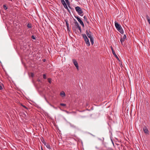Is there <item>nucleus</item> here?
<instances>
[{
    "instance_id": "nucleus-1",
    "label": "nucleus",
    "mask_w": 150,
    "mask_h": 150,
    "mask_svg": "<svg viewBox=\"0 0 150 150\" xmlns=\"http://www.w3.org/2000/svg\"><path fill=\"white\" fill-rule=\"evenodd\" d=\"M115 27L117 30L121 34H123L124 31L121 26L116 22H115Z\"/></svg>"
},
{
    "instance_id": "nucleus-2",
    "label": "nucleus",
    "mask_w": 150,
    "mask_h": 150,
    "mask_svg": "<svg viewBox=\"0 0 150 150\" xmlns=\"http://www.w3.org/2000/svg\"><path fill=\"white\" fill-rule=\"evenodd\" d=\"M75 8L76 11L78 12L79 15L81 16H83V14H82L83 13V11L80 7L78 6H76Z\"/></svg>"
},
{
    "instance_id": "nucleus-3",
    "label": "nucleus",
    "mask_w": 150,
    "mask_h": 150,
    "mask_svg": "<svg viewBox=\"0 0 150 150\" xmlns=\"http://www.w3.org/2000/svg\"><path fill=\"white\" fill-rule=\"evenodd\" d=\"M143 130L144 133L146 135H148L149 134V131L147 127L144 126L143 127Z\"/></svg>"
},
{
    "instance_id": "nucleus-4",
    "label": "nucleus",
    "mask_w": 150,
    "mask_h": 150,
    "mask_svg": "<svg viewBox=\"0 0 150 150\" xmlns=\"http://www.w3.org/2000/svg\"><path fill=\"white\" fill-rule=\"evenodd\" d=\"M126 35H124L123 36V38H121L120 39V42L122 45H125V43L124 42L125 41V39L126 38Z\"/></svg>"
},
{
    "instance_id": "nucleus-5",
    "label": "nucleus",
    "mask_w": 150,
    "mask_h": 150,
    "mask_svg": "<svg viewBox=\"0 0 150 150\" xmlns=\"http://www.w3.org/2000/svg\"><path fill=\"white\" fill-rule=\"evenodd\" d=\"M73 62L77 69H79V66L77 61L75 59H72Z\"/></svg>"
},
{
    "instance_id": "nucleus-6",
    "label": "nucleus",
    "mask_w": 150,
    "mask_h": 150,
    "mask_svg": "<svg viewBox=\"0 0 150 150\" xmlns=\"http://www.w3.org/2000/svg\"><path fill=\"white\" fill-rule=\"evenodd\" d=\"M69 125H70V127H72V128L75 129L76 130H79V128H78V127L72 124L71 123H69Z\"/></svg>"
},
{
    "instance_id": "nucleus-7",
    "label": "nucleus",
    "mask_w": 150,
    "mask_h": 150,
    "mask_svg": "<svg viewBox=\"0 0 150 150\" xmlns=\"http://www.w3.org/2000/svg\"><path fill=\"white\" fill-rule=\"evenodd\" d=\"M61 3L63 5L64 8H67V4L65 3V1H64V0H61Z\"/></svg>"
},
{
    "instance_id": "nucleus-8",
    "label": "nucleus",
    "mask_w": 150,
    "mask_h": 150,
    "mask_svg": "<svg viewBox=\"0 0 150 150\" xmlns=\"http://www.w3.org/2000/svg\"><path fill=\"white\" fill-rule=\"evenodd\" d=\"M84 40L87 46H89L90 45V43L88 39L87 38V39L85 40Z\"/></svg>"
},
{
    "instance_id": "nucleus-9",
    "label": "nucleus",
    "mask_w": 150,
    "mask_h": 150,
    "mask_svg": "<svg viewBox=\"0 0 150 150\" xmlns=\"http://www.w3.org/2000/svg\"><path fill=\"white\" fill-rule=\"evenodd\" d=\"M83 18L85 20V21H86V22L87 23L88 25L89 23V21H88V19L87 18V17L86 16H84L83 17Z\"/></svg>"
},
{
    "instance_id": "nucleus-10",
    "label": "nucleus",
    "mask_w": 150,
    "mask_h": 150,
    "mask_svg": "<svg viewBox=\"0 0 150 150\" xmlns=\"http://www.w3.org/2000/svg\"><path fill=\"white\" fill-rule=\"evenodd\" d=\"M78 21L80 23V24L82 25L83 27H84V23L81 19H80V20Z\"/></svg>"
},
{
    "instance_id": "nucleus-11",
    "label": "nucleus",
    "mask_w": 150,
    "mask_h": 150,
    "mask_svg": "<svg viewBox=\"0 0 150 150\" xmlns=\"http://www.w3.org/2000/svg\"><path fill=\"white\" fill-rule=\"evenodd\" d=\"M60 95L62 97H64L65 96V93L64 92V91H63L61 92L60 93Z\"/></svg>"
},
{
    "instance_id": "nucleus-12",
    "label": "nucleus",
    "mask_w": 150,
    "mask_h": 150,
    "mask_svg": "<svg viewBox=\"0 0 150 150\" xmlns=\"http://www.w3.org/2000/svg\"><path fill=\"white\" fill-rule=\"evenodd\" d=\"M64 21L66 22V26H67V28L68 29V27L69 25V24L68 23V21L67 19H65Z\"/></svg>"
},
{
    "instance_id": "nucleus-13",
    "label": "nucleus",
    "mask_w": 150,
    "mask_h": 150,
    "mask_svg": "<svg viewBox=\"0 0 150 150\" xmlns=\"http://www.w3.org/2000/svg\"><path fill=\"white\" fill-rule=\"evenodd\" d=\"M45 146L47 148L49 149H51V147L49 144H46Z\"/></svg>"
},
{
    "instance_id": "nucleus-14",
    "label": "nucleus",
    "mask_w": 150,
    "mask_h": 150,
    "mask_svg": "<svg viewBox=\"0 0 150 150\" xmlns=\"http://www.w3.org/2000/svg\"><path fill=\"white\" fill-rule=\"evenodd\" d=\"M82 35L83 37V38L84 40L87 39V38H88L85 34H82Z\"/></svg>"
},
{
    "instance_id": "nucleus-15",
    "label": "nucleus",
    "mask_w": 150,
    "mask_h": 150,
    "mask_svg": "<svg viewBox=\"0 0 150 150\" xmlns=\"http://www.w3.org/2000/svg\"><path fill=\"white\" fill-rule=\"evenodd\" d=\"M90 42L91 43V44L92 45H93L94 43V40L93 38H90Z\"/></svg>"
},
{
    "instance_id": "nucleus-16",
    "label": "nucleus",
    "mask_w": 150,
    "mask_h": 150,
    "mask_svg": "<svg viewBox=\"0 0 150 150\" xmlns=\"http://www.w3.org/2000/svg\"><path fill=\"white\" fill-rule=\"evenodd\" d=\"M75 26H76V28H78L79 27H80V26H79V24L78 22L76 21L75 23Z\"/></svg>"
},
{
    "instance_id": "nucleus-17",
    "label": "nucleus",
    "mask_w": 150,
    "mask_h": 150,
    "mask_svg": "<svg viewBox=\"0 0 150 150\" xmlns=\"http://www.w3.org/2000/svg\"><path fill=\"white\" fill-rule=\"evenodd\" d=\"M65 1H66V2L67 3V4L68 5L69 7L70 8H71L69 5L70 4H69V0H65Z\"/></svg>"
},
{
    "instance_id": "nucleus-18",
    "label": "nucleus",
    "mask_w": 150,
    "mask_h": 150,
    "mask_svg": "<svg viewBox=\"0 0 150 150\" xmlns=\"http://www.w3.org/2000/svg\"><path fill=\"white\" fill-rule=\"evenodd\" d=\"M112 52L113 54L116 58H118L117 55H116V54L115 53L114 51H112Z\"/></svg>"
},
{
    "instance_id": "nucleus-19",
    "label": "nucleus",
    "mask_w": 150,
    "mask_h": 150,
    "mask_svg": "<svg viewBox=\"0 0 150 150\" xmlns=\"http://www.w3.org/2000/svg\"><path fill=\"white\" fill-rule=\"evenodd\" d=\"M3 85L2 83H0V90H2L3 89Z\"/></svg>"
},
{
    "instance_id": "nucleus-20",
    "label": "nucleus",
    "mask_w": 150,
    "mask_h": 150,
    "mask_svg": "<svg viewBox=\"0 0 150 150\" xmlns=\"http://www.w3.org/2000/svg\"><path fill=\"white\" fill-rule=\"evenodd\" d=\"M3 7L4 9L5 10H6L8 8L6 5L5 4H4L3 5Z\"/></svg>"
},
{
    "instance_id": "nucleus-21",
    "label": "nucleus",
    "mask_w": 150,
    "mask_h": 150,
    "mask_svg": "<svg viewBox=\"0 0 150 150\" xmlns=\"http://www.w3.org/2000/svg\"><path fill=\"white\" fill-rule=\"evenodd\" d=\"M27 27L29 28H32V25L31 24H28L27 25Z\"/></svg>"
},
{
    "instance_id": "nucleus-22",
    "label": "nucleus",
    "mask_w": 150,
    "mask_h": 150,
    "mask_svg": "<svg viewBox=\"0 0 150 150\" xmlns=\"http://www.w3.org/2000/svg\"><path fill=\"white\" fill-rule=\"evenodd\" d=\"M146 18L148 22L150 21V18L148 15L146 16Z\"/></svg>"
},
{
    "instance_id": "nucleus-23",
    "label": "nucleus",
    "mask_w": 150,
    "mask_h": 150,
    "mask_svg": "<svg viewBox=\"0 0 150 150\" xmlns=\"http://www.w3.org/2000/svg\"><path fill=\"white\" fill-rule=\"evenodd\" d=\"M87 36L88 37V38H92L91 36V35L89 33V34H87Z\"/></svg>"
},
{
    "instance_id": "nucleus-24",
    "label": "nucleus",
    "mask_w": 150,
    "mask_h": 150,
    "mask_svg": "<svg viewBox=\"0 0 150 150\" xmlns=\"http://www.w3.org/2000/svg\"><path fill=\"white\" fill-rule=\"evenodd\" d=\"M42 142L43 143V144H44V145H46L47 143L45 142V140H42Z\"/></svg>"
},
{
    "instance_id": "nucleus-25",
    "label": "nucleus",
    "mask_w": 150,
    "mask_h": 150,
    "mask_svg": "<svg viewBox=\"0 0 150 150\" xmlns=\"http://www.w3.org/2000/svg\"><path fill=\"white\" fill-rule=\"evenodd\" d=\"M60 105L62 106H66V104H65L61 103L60 104Z\"/></svg>"
},
{
    "instance_id": "nucleus-26",
    "label": "nucleus",
    "mask_w": 150,
    "mask_h": 150,
    "mask_svg": "<svg viewBox=\"0 0 150 150\" xmlns=\"http://www.w3.org/2000/svg\"><path fill=\"white\" fill-rule=\"evenodd\" d=\"M51 79L50 78H49L48 79V81L50 83H51Z\"/></svg>"
},
{
    "instance_id": "nucleus-27",
    "label": "nucleus",
    "mask_w": 150,
    "mask_h": 150,
    "mask_svg": "<svg viewBox=\"0 0 150 150\" xmlns=\"http://www.w3.org/2000/svg\"><path fill=\"white\" fill-rule=\"evenodd\" d=\"M43 78L44 79H46V76L45 74H44L43 75Z\"/></svg>"
},
{
    "instance_id": "nucleus-28",
    "label": "nucleus",
    "mask_w": 150,
    "mask_h": 150,
    "mask_svg": "<svg viewBox=\"0 0 150 150\" xmlns=\"http://www.w3.org/2000/svg\"><path fill=\"white\" fill-rule=\"evenodd\" d=\"M78 28L80 32V33L81 32V27L80 26V27H79L78 28Z\"/></svg>"
},
{
    "instance_id": "nucleus-29",
    "label": "nucleus",
    "mask_w": 150,
    "mask_h": 150,
    "mask_svg": "<svg viewBox=\"0 0 150 150\" xmlns=\"http://www.w3.org/2000/svg\"><path fill=\"white\" fill-rule=\"evenodd\" d=\"M75 18L78 20V21H79L80 19H81L79 17H75Z\"/></svg>"
},
{
    "instance_id": "nucleus-30",
    "label": "nucleus",
    "mask_w": 150,
    "mask_h": 150,
    "mask_svg": "<svg viewBox=\"0 0 150 150\" xmlns=\"http://www.w3.org/2000/svg\"><path fill=\"white\" fill-rule=\"evenodd\" d=\"M89 32L91 33L90 31H89L88 30H86V35H87V34H89Z\"/></svg>"
},
{
    "instance_id": "nucleus-31",
    "label": "nucleus",
    "mask_w": 150,
    "mask_h": 150,
    "mask_svg": "<svg viewBox=\"0 0 150 150\" xmlns=\"http://www.w3.org/2000/svg\"><path fill=\"white\" fill-rule=\"evenodd\" d=\"M31 38L32 39H33L34 40H35V38L34 35H32L31 36Z\"/></svg>"
},
{
    "instance_id": "nucleus-32",
    "label": "nucleus",
    "mask_w": 150,
    "mask_h": 150,
    "mask_svg": "<svg viewBox=\"0 0 150 150\" xmlns=\"http://www.w3.org/2000/svg\"><path fill=\"white\" fill-rule=\"evenodd\" d=\"M34 74L33 73H31V76L32 77H33L34 76Z\"/></svg>"
},
{
    "instance_id": "nucleus-33",
    "label": "nucleus",
    "mask_w": 150,
    "mask_h": 150,
    "mask_svg": "<svg viewBox=\"0 0 150 150\" xmlns=\"http://www.w3.org/2000/svg\"><path fill=\"white\" fill-rule=\"evenodd\" d=\"M21 105L23 106V107H24V108H25L26 109H27V107H26L24 105Z\"/></svg>"
},
{
    "instance_id": "nucleus-34",
    "label": "nucleus",
    "mask_w": 150,
    "mask_h": 150,
    "mask_svg": "<svg viewBox=\"0 0 150 150\" xmlns=\"http://www.w3.org/2000/svg\"><path fill=\"white\" fill-rule=\"evenodd\" d=\"M111 50H112V51H114V50H113V48L112 47H111Z\"/></svg>"
},
{
    "instance_id": "nucleus-35",
    "label": "nucleus",
    "mask_w": 150,
    "mask_h": 150,
    "mask_svg": "<svg viewBox=\"0 0 150 150\" xmlns=\"http://www.w3.org/2000/svg\"><path fill=\"white\" fill-rule=\"evenodd\" d=\"M65 8L66 9H67V10L68 11V12H70L69 10V9H68V7H67V8Z\"/></svg>"
},
{
    "instance_id": "nucleus-36",
    "label": "nucleus",
    "mask_w": 150,
    "mask_h": 150,
    "mask_svg": "<svg viewBox=\"0 0 150 150\" xmlns=\"http://www.w3.org/2000/svg\"><path fill=\"white\" fill-rule=\"evenodd\" d=\"M65 8L66 9H67V10L68 11V12H70L69 10V9H68V7H67V8Z\"/></svg>"
},
{
    "instance_id": "nucleus-37",
    "label": "nucleus",
    "mask_w": 150,
    "mask_h": 150,
    "mask_svg": "<svg viewBox=\"0 0 150 150\" xmlns=\"http://www.w3.org/2000/svg\"><path fill=\"white\" fill-rule=\"evenodd\" d=\"M42 61H43V62H45V61H46V60L45 59H43L42 60Z\"/></svg>"
},
{
    "instance_id": "nucleus-38",
    "label": "nucleus",
    "mask_w": 150,
    "mask_h": 150,
    "mask_svg": "<svg viewBox=\"0 0 150 150\" xmlns=\"http://www.w3.org/2000/svg\"><path fill=\"white\" fill-rule=\"evenodd\" d=\"M109 150H113V149H112V148H110V149H109Z\"/></svg>"
},
{
    "instance_id": "nucleus-39",
    "label": "nucleus",
    "mask_w": 150,
    "mask_h": 150,
    "mask_svg": "<svg viewBox=\"0 0 150 150\" xmlns=\"http://www.w3.org/2000/svg\"><path fill=\"white\" fill-rule=\"evenodd\" d=\"M67 30L68 31L69 30V27H68V29L67 28Z\"/></svg>"
},
{
    "instance_id": "nucleus-40",
    "label": "nucleus",
    "mask_w": 150,
    "mask_h": 150,
    "mask_svg": "<svg viewBox=\"0 0 150 150\" xmlns=\"http://www.w3.org/2000/svg\"><path fill=\"white\" fill-rule=\"evenodd\" d=\"M72 29H73V30H75V29H74V28L73 27V28H72Z\"/></svg>"
},
{
    "instance_id": "nucleus-41",
    "label": "nucleus",
    "mask_w": 150,
    "mask_h": 150,
    "mask_svg": "<svg viewBox=\"0 0 150 150\" xmlns=\"http://www.w3.org/2000/svg\"><path fill=\"white\" fill-rule=\"evenodd\" d=\"M148 22H149V24H150V21H149Z\"/></svg>"
},
{
    "instance_id": "nucleus-42",
    "label": "nucleus",
    "mask_w": 150,
    "mask_h": 150,
    "mask_svg": "<svg viewBox=\"0 0 150 150\" xmlns=\"http://www.w3.org/2000/svg\"><path fill=\"white\" fill-rule=\"evenodd\" d=\"M38 81H40V80H38Z\"/></svg>"
}]
</instances>
